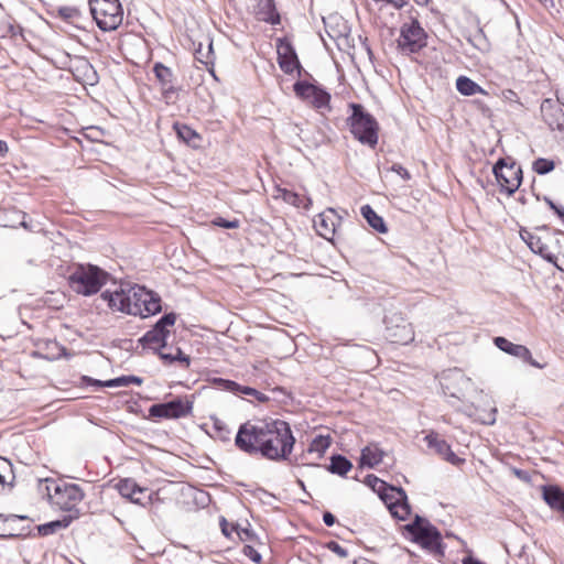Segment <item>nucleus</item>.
I'll return each mask as SVG.
<instances>
[{
  "instance_id": "1",
  "label": "nucleus",
  "mask_w": 564,
  "mask_h": 564,
  "mask_svg": "<svg viewBox=\"0 0 564 564\" xmlns=\"http://www.w3.org/2000/svg\"><path fill=\"white\" fill-rule=\"evenodd\" d=\"M295 444L290 424L283 420H248L240 424L236 447L250 456L281 462L289 458Z\"/></svg>"
},
{
  "instance_id": "2",
  "label": "nucleus",
  "mask_w": 564,
  "mask_h": 564,
  "mask_svg": "<svg viewBox=\"0 0 564 564\" xmlns=\"http://www.w3.org/2000/svg\"><path fill=\"white\" fill-rule=\"evenodd\" d=\"M101 299L115 312L147 318L161 312V297L141 285H133L127 290L120 286L118 290L101 293Z\"/></svg>"
},
{
  "instance_id": "3",
  "label": "nucleus",
  "mask_w": 564,
  "mask_h": 564,
  "mask_svg": "<svg viewBox=\"0 0 564 564\" xmlns=\"http://www.w3.org/2000/svg\"><path fill=\"white\" fill-rule=\"evenodd\" d=\"M37 490L47 498L51 506L67 511L69 514L76 513L77 519L79 518L77 506L85 498V492L78 485L66 482L63 479L44 478L39 479Z\"/></svg>"
},
{
  "instance_id": "4",
  "label": "nucleus",
  "mask_w": 564,
  "mask_h": 564,
  "mask_svg": "<svg viewBox=\"0 0 564 564\" xmlns=\"http://www.w3.org/2000/svg\"><path fill=\"white\" fill-rule=\"evenodd\" d=\"M109 273L94 264H75L68 275V284L77 294L90 296L107 283Z\"/></svg>"
},
{
  "instance_id": "5",
  "label": "nucleus",
  "mask_w": 564,
  "mask_h": 564,
  "mask_svg": "<svg viewBox=\"0 0 564 564\" xmlns=\"http://www.w3.org/2000/svg\"><path fill=\"white\" fill-rule=\"evenodd\" d=\"M350 116L347 118V126L355 139L370 148L378 143L379 124L376 118L369 113L360 104L350 102Z\"/></svg>"
},
{
  "instance_id": "6",
  "label": "nucleus",
  "mask_w": 564,
  "mask_h": 564,
  "mask_svg": "<svg viewBox=\"0 0 564 564\" xmlns=\"http://www.w3.org/2000/svg\"><path fill=\"white\" fill-rule=\"evenodd\" d=\"M405 530L414 543L433 554H444L442 534L427 519L416 514L414 520L406 524Z\"/></svg>"
},
{
  "instance_id": "7",
  "label": "nucleus",
  "mask_w": 564,
  "mask_h": 564,
  "mask_svg": "<svg viewBox=\"0 0 564 564\" xmlns=\"http://www.w3.org/2000/svg\"><path fill=\"white\" fill-rule=\"evenodd\" d=\"M97 26L105 32L115 31L122 23L123 10L119 0H88Z\"/></svg>"
},
{
  "instance_id": "8",
  "label": "nucleus",
  "mask_w": 564,
  "mask_h": 564,
  "mask_svg": "<svg viewBox=\"0 0 564 564\" xmlns=\"http://www.w3.org/2000/svg\"><path fill=\"white\" fill-rule=\"evenodd\" d=\"M296 98L311 106L321 115L332 111L330 94L322 86L311 84L307 80H297L293 85Z\"/></svg>"
},
{
  "instance_id": "9",
  "label": "nucleus",
  "mask_w": 564,
  "mask_h": 564,
  "mask_svg": "<svg viewBox=\"0 0 564 564\" xmlns=\"http://www.w3.org/2000/svg\"><path fill=\"white\" fill-rule=\"evenodd\" d=\"M492 173L496 177L500 192L513 195L522 182V169L510 158L499 159L494 167Z\"/></svg>"
},
{
  "instance_id": "10",
  "label": "nucleus",
  "mask_w": 564,
  "mask_h": 564,
  "mask_svg": "<svg viewBox=\"0 0 564 564\" xmlns=\"http://www.w3.org/2000/svg\"><path fill=\"white\" fill-rule=\"evenodd\" d=\"M194 402L187 397H177L171 401L155 403L149 408V419L176 420L186 417L193 412Z\"/></svg>"
},
{
  "instance_id": "11",
  "label": "nucleus",
  "mask_w": 564,
  "mask_h": 564,
  "mask_svg": "<svg viewBox=\"0 0 564 564\" xmlns=\"http://www.w3.org/2000/svg\"><path fill=\"white\" fill-rule=\"evenodd\" d=\"M426 33L417 20L404 23L400 29V35L397 40L398 48L404 54L420 52L426 46Z\"/></svg>"
},
{
  "instance_id": "12",
  "label": "nucleus",
  "mask_w": 564,
  "mask_h": 564,
  "mask_svg": "<svg viewBox=\"0 0 564 564\" xmlns=\"http://www.w3.org/2000/svg\"><path fill=\"white\" fill-rule=\"evenodd\" d=\"M379 497L394 518L399 520L408 519L411 513V507L403 488L388 485Z\"/></svg>"
},
{
  "instance_id": "13",
  "label": "nucleus",
  "mask_w": 564,
  "mask_h": 564,
  "mask_svg": "<svg viewBox=\"0 0 564 564\" xmlns=\"http://www.w3.org/2000/svg\"><path fill=\"white\" fill-rule=\"evenodd\" d=\"M387 337L395 344L406 345L414 340V330L411 323L406 322L400 314L386 315Z\"/></svg>"
},
{
  "instance_id": "14",
  "label": "nucleus",
  "mask_w": 564,
  "mask_h": 564,
  "mask_svg": "<svg viewBox=\"0 0 564 564\" xmlns=\"http://www.w3.org/2000/svg\"><path fill=\"white\" fill-rule=\"evenodd\" d=\"M22 521H29V518L26 516L0 513V539L9 540L30 535L31 525H22Z\"/></svg>"
},
{
  "instance_id": "15",
  "label": "nucleus",
  "mask_w": 564,
  "mask_h": 564,
  "mask_svg": "<svg viewBox=\"0 0 564 564\" xmlns=\"http://www.w3.org/2000/svg\"><path fill=\"white\" fill-rule=\"evenodd\" d=\"M278 64L285 74H292L297 70V75H302L303 67L297 58L296 52L292 43L283 37L276 40Z\"/></svg>"
},
{
  "instance_id": "16",
  "label": "nucleus",
  "mask_w": 564,
  "mask_h": 564,
  "mask_svg": "<svg viewBox=\"0 0 564 564\" xmlns=\"http://www.w3.org/2000/svg\"><path fill=\"white\" fill-rule=\"evenodd\" d=\"M495 345L502 351L513 357L521 359L522 361L535 367L538 369H543L546 367V364L536 361L530 351V349L523 345L513 344L505 337L498 336L494 338Z\"/></svg>"
},
{
  "instance_id": "17",
  "label": "nucleus",
  "mask_w": 564,
  "mask_h": 564,
  "mask_svg": "<svg viewBox=\"0 0 564 564\" xmlns=\"http://www.w3.org/2000/svg\"><path fill=\"white\" fill-rule=\"evenodd\" d=\"M424 441L429 448L433 449L444 460L451 463L454 466L462 465L465 459L458 457L453 451L451 445L442 438L436 432H430Z\"/></svg>"
},
{
  "instance_id": "18",
  "label": "nucleus",
  "mask_w": 564,
  "mask_h": 564,
  "mask_svg": "<svg viewBox=\"0 0 564 564\" xmlns=\"http://www.w3.org/2000/svg\"><path fill=\"white\" fill-rule=\"evenodd\" d=\"M340 221L341 218L337 215L336 210L327 208L316 216L314 227L321 237L332 240Z\"/></svg>"
},
{
  "instance_id": "19",
  "label": "nucleus",
  "mask_w": 564,
  "mask_h": 564,
  "mask_svg": "<svg viewBox=\"0 0 564 564\" xmlns=\"http://www.w3.org/2000/svg\"><path fill=\"white\" fill-rule=\"evenodd\" d=\"M541 113L551 130L564 132V111L557 101L551 98L544 99L541 104Z\"/></svg>"
},
{
  "instance_id": "20",
  "label": "nucleus",
  "mask_w": 564,
  "mask_h": 564,
  "mask_svg": "<svg viewBox=\"0 0 564 564\" xmlns=\"http://www.w3.org/2000/svg\"><path fill=\"white\" fill-rule=\"evenodd\" d=\"M252 14L258 21L278 25L281 23V15L274 0H252Z\"/></svg>"
},
{
  "instance_id": "21",
  "label": "nucleus",
  "mask_w": 564,
  "mask_h": 564,
  "mask_svg": "<svg viewBox=\"0 0 564 564\" xmlns=\"http://www.w3.org/2000/svg\"><path fill=\"white\" fill-rule=\"evenodd\" d=\"M153 72L161 85L162 94L165 98H169L171 94L176 93L174 87V74L171 68L158 62L153 66Z\"/></svg>"
},
{
  "instance_id": "22",
  "label": "nucleus",
  "mask_w": 564,
  "mask_h": 564,
  "mask_svg": "<svg viewBox=\"0 0 564 564\" xmlns=\"http://www.w3.org/2000/svg\"><path fill=\"white\" fill-rule=\"evenodd\" d=\"M166 335L163 330H161L155 325L152 329L148 330L140 339L139 343L144 348H153L155 351L160 348H164L166 346Z\"/></svg>"
},
{
  "instance_id": "23",
  "label": "nucleus",
  "mask_w": 564,
  "mask_h": 564,
  "mask_svg": "<svg viewBox=\"0 0 564 564\" xmlns=\"http://www.w3.org/2000/svg\"><path fill=\"white\" fill-rule=\"evenodd\" d=\"M384 453L377 444H370L361 449L360 467L373 468L383 459Z\"/></svg>"
},
{
  "instance_id": "24",
  "label": "nucleus",
  "mask_w": 564,
  "mask_h": 564,
  "mask_svg": "<svg viewBox=\"0 0 564 564\" xmlns=\"http://www.w3.org/2000/svg\"><path fill=\"white\" fill-rule=\"evenodd\" d=\"M543 499L553 509L564 512V490L557 486H545L543 488Z\"/></svg>"
},
{
  "instance_id": "25",
  "label": "nucleus",
  "mask_w": 564,
  "mask_h": 564,
  "mask_svg": "<svg viewBox=\"0 0 564 564\" xmlns=\"http://www.w3.org/2000/svg\"><path fill=\"white\" fill-rule=\"evenodd\" d=\"M177 137L187 145L198 148L202 137L189 126L185 123L175 122L173 126Z\"/></svg>"
},
{
  "instance_id": "26",
  "label": "nucleus",
  "mask_w": 564,
  "mask_h": 564,
  "mask_svg": "<svg viewBox=\"0 0 564 564\" xmlns=\"http://www.w3.org/2000/svg\"><path fill=\"white\" fill-rule=\"evenodd\" d=\"M75 519H77V514H68L65 516L61 520H54L37 527V532L42 536H46L57 532L58 530L66 529Z\"/></svg>"
},
{
  "instance_id": "27",
  "label": "nucleus",
  "mask_w": 564,
  "mask_h": 564,
  "mask_svg": "<svg viewBox=\"0 0 564 564\" xmlns=\"http://www.w3.org/2000/svg\"><path fill=\"white\" fill-rule=\"evenodd\" d=\"M362 217L367 220L368 225L380 234L388 231L386 223L381 216H379L370 205H364L360 208Z\"/></svg>"
},
{
  "instance_id": "28",
  "label": "nucleus",
  "mask_w": 564,
  "mask_h": 564,
  "mask_svg": "<svg viewBox=\"0 0 564 564\" xmlns=\"http://www.w3.org/2000/svg\"><path fill=\"white\" fill-rule=\"evenodd\" d=\"M352 468L351 462L340 454H335L330 457V463L326 469L335 475L345 476Z\"/></svg>"
},
{
  "instance_id": "29",
  "label": "nucleus",
  "mask_w": 564,
  "mask_h": 564,
  "mask_svg": "<svg viewBox=\"0 0 564 564\" xmlns=\"http://www.w3.org/2000/svg\"><path fill=\"white\" fill-rule=\"evenodd\" d=\"M275 191H276L275 197H281L285 203L293 205L295 207L303 206L304 208H308V205L311 204L310 198L301 197L297 193H294L290 189L282 188V187L278 186L275 188Z\"/></svg>"
},
{
  "instance_id": "30",
  "label": "nucleus",
  "mask_w": 564,
  "mask_h": 564,
  "mask_svg": "<svg viewBox=\"0 0 564 564\" xmlns=\"http://www.w3.org/2000/svg\"><path fill=\"white\" fill-rule=\"evenodd\" d=\"M456 89L464 96H473L478 93L486 94L476 82L466 76H459L456 79Z\"/></svg>"
},
{
  "instance_id": "31",
  "label": "nucleus",
  "mask_w": 564,
  "mask_h": 564,
  "mask_svg": "<svg viewBox=\"0 0 564 564\" xmlns=\"http://www.w3.org/2000/svg\"><path fill=\"white\" fill-rule=\"evenodd\" d=\"M529 248L536 254H540L543 259L551 263H555L556 256L550 250L549 246L542 240L540 236H535Z\"/></svg>"
},
{
  "instance_id": "32",
  "label": "nucleus",
  "mask_w": 564,
  "mask_h": 564,
  "mask_svg": "<svg viewBox=\"0 0 564 564\" xmlns=\"http://www.w3.org/2000/svg\"><path fill=\"white\" fill-rule=\"evenodd\" d=\"M14 481V474L10 460L0 457V484L2 486H12Z\"/></svg>"
},
{
  "instance_id": "33",
  "label": "nucleus",
  "mask_w": 564,
  "mask_h": 564,
  "mask_svg": "<svg viewBox=\"0 0 564 564\" xmlns=\"http://www.w3.org/2000/svg\"><path fill=\"white\" fill-rule=\"evenodd\" d=\"M330 445V437L324 435H317L313 438L308 446L310 453H318L322 456Z\"/></svg>"
},
{
  "instance_id": "34",
  "label": "nucleus",
  "mask_w": 564,
  "mask_h": 564,
  "mask_svg": "<svg viewBox=\"0 0 564 564\" xmlns=\"http://www.w3.org/2000/svg\"><path fill=\"white\" fill-rule=\"evenodd\" d=\"M137 486H138V484L135 482V480H133L131 478H124V479H120L116 487H117L119 494L123 498L130 500L131 497L134 496V490H135Z\"/></svg>"
},
{
  "instance_id": "35",
  "label": "nucleus",
  "mask_w": 564,
  "mask_h": 564,
  "mask_svg": "<svg viewBox=\"0 0 564 564\" xmlns=\"http://www.w3.org/2000/svg\"><path fill=\"white\" fill-rule=\"evenodd\" d=\"M210 383L221 391H227V392H230L236 395H237V391L239 389L238 382H236L234 380H229V379L218 378V377L212 378Z\"/></svg>"
},
{
  "instance_id": "36",
  "label": "nucleus",
  "mask_w": 564,
  "mask_h": 564,
  "mask_svg": "<svg viewBox=\"0 0 564 564\" xmlns=\"http://www.w3.org/2000/svg\"><path fill=\"white\" fill-rule=\"evenodd\" d=\"M554 167V161L544 158L536 159L532 164V170L539 175H545L552 172Z\"/></svg>"
},
{
  "instance_id": "37",
  "label": "nucleus",
  "mask_w": 564,
  "mask_h": 564,
  "mask_svg": "<svg viewBox=\"0 0 564 564\" xmlns=\"http://www.w3.org/2000/svg\"><path fill=\"white\" fill-rule=\"evenodd\" d=\"M57 15L62 20H64L66 22H70V21L76 20V19H78L80 17V11L76 7L64 6V7H58L57 8Z\"/></svg>"
},
{
  "instance_id": "38",
  "label": "nucleus",
  "mask_w": 564,
  "mask_h": 564,
  "mask_svg": "<svg viewBox=\"0 0 564 564\" xmlns=\"http://www.w3.org/2000/svg\"><path fill=\"white\" fill-rule=\"evenodd\" d=\"M151 500V496L148 491L147 488H143V487H140L139 485L137 486L135 490H134V496L131 497L130 501L135 503V505H140V506H145L147 503H149Z\"/></svg>"
},
{
  "instance_id": "39",
  "label": "nucleus",
  "mask_w": 564,
  "mask_h": 564,
  "mask_svg": "<svg viewBox=\"0 0 564 564\" xmlns=\"http://www.w3.org/2000/svg\"><path fill=\"white\" fill-rule=\"evenodd\" d=\"M366 484L372 488L379 496L388 487V484L375 475H368L366 477Z\"/></svg>"
},
{
  "instance_id": "40",
  "label": "nucleus",
  "mask_w": 564,
  "mask_h": 564,
  "mask_svg": "<svg viewBox=\"0 0 564 564\" xmlns=\"http://www.w3.org/2000/svg\"><path fill=\"white\" fill-rule=\"evenodd\" d=\"M175 321L176 315L174 313H166L155 323V326L163 330L166 335H170L167 327L173 326Z\"/></svg>"
},
{
  "instance_id": "41",
  "label": "nucleus",
  "mask_w": 564,
  "mask_h": 564,
  "mask_svg": "<svg viewBox=\"0 0 564 564\" xmlns=\"http://www.w3.org/2000/svg\"><path fill=\"white\" fill-rule=\"evenodd\" d=\"M496 413H497V409L494 408L488 413H484V414L470 413L469 415L474 416L475 420L481 422L482 424L491 425L496 422Z\"/></svg>"
},
{
  "instance_id": "42",
  "label": "nucleus",
  "mask_w": 564,
  "mask_h": 564,
  "mask_svg": "<svg viewBox=\"0 0 564 564\" xmlns=\"http://www.w3.org/2000/svg\"><path fill=\"white\" fill-rule=\"evenodd\" d=\"M213 224L217 227L226 228V229H235L240 226V221L238 219L227 220L223 217H217L213 220Z\"/></svg>"
},
{
  "instance_id": "43",
  "label": "nucleus",
  "mask_w": 564,
  "mask_h": 564,
  "mask_svg": "<svg viewBox=\"0 0 564 564\" xmlns=\"http://www.w3.org/2000/svg\"><path fill=\"white\" fill-rule=\"evenodd\" d=\"M242 553L245 556L249 557L252 562L259 564L262 560L261 554L251 545L246 544L242 547Z\"/></svg>"
},
{
  "instance_id": "44",
  "label": "nucleus",
  "mask_w": 564,
  "mask_h": 564,
  "mask_svg": "<svg viewBox=\"0 0 564 564\" xmlns=\"http://www.w3.org/2000/svg\"><path fill=\"white\" fill-rule=\"evenodd\" d=\"M107 388L128 387L129 376H120L113 379L106 380Z\"/></svg>"
},
{
  "instance_id": "45",
  "label": "nucleus",
  "mask_w": 564,
  "mask_h": 564,
  "mask_svg": "<svg viewBox=\"0 0 564 564\" xmlns=\"http://www.w3.org/2000/svg\"><path fill=\"white\" fill-rule=\"evenodd\" d=\"M327 549L329 551H332L333 553L337 554L339 557H347L348 556V551L343 547L339 543L335 542V541H329L327 544H326Z\"/></svg>"
},
{
  "instance_id": "46",
  "label": "nucleus",
  "mask_w": 564,
  "mask_h": 564,
  "mask_svg": "<svg viewBox=\"0 0 564 564\" xmlns=\"http://www.w3.org/2000/svg\"><path fill=\"white\" fill-rule=\"evenodd\" d=\"M545 203L550 206L551 209L560 218L561 224L564 226V208L562 206L556 205L551 198L544 197Z\"/></svg>"
},
{
  "instance_id": "47",
  "label": "nucleus",
  "mask_w": 564,
  "mask_h": 564,
  "mask_svg": "<svg viewBox=\"0 0 564 564\" xmlns=\"http://www.w3.org/2000/svg\"><path fill=\"white\" fill-rule=\"evenodd\" d=\"M80 382H82V384L93 386V387H95L97 389L107 387L106 381L94 379V378H90L88 376H83L80 378Z\"/></svg>"
},
{
  "instance_id": "48",
  "label": "nucleus",
  "mask_w": 564,
  "mask_h": 564,
  "mask_svg": "<svg viewBox=\"0 0 564 564\" xmlns=\"http://www.w3.org/2000/svg\"><path fill=\"white\" fill-rule=\"evenodd\" d=\"M232 530H235L239 536L240 540H251L252 539V532L249 529H240L238 525H232Z\"/></svg>"
},
{
  "instance_id": "49",
  "label": "nucleus",
  "mask_w": 564,
  "mask_h": 564,
  "mask_svg": "<svg viewBox=\"0 0 564 564\" xmlns=\"http://www.w3.org/2000/svg\"><path fill=\"white\" fill-rule=\"evenodd\" d=\"M174 357H176V361H180L184 365L185 368H187L191 364V358L189 356L183 354V351L181 350V348H176L175 349V354H174Z\"/></svg>"
},
{
  "instance_id": "50",
  "label": "nucleus",
  "mask_w": 564,
  "mask_h": 564,
  "mask_svg": "<svg viewBox=\"0 0 564 564\" xmlns=\"http://www.w3.org/2000/svg\"><path fill=\"white\" fill-rule=\"evenodd\" d=\"M392 171L400 175L403 180L408 181L411 178L409 171L401 164H393Z\"/></svg>"
},
{
  "instance_id": "51",
  "label": "nucleus",
  "mask_w": 564,
  "mask_h": 564,
  "mask_svg": "<svg viewBox=\"0 0 564 564\" xmlns=\"http://www.w3.org/2000/svg\"><path fill=\"white\" fill-rule=\"evenodd\" d=\"M535 234L527 230V229H521L520 230V237L521 239L528 245V247L532 243V241L534 240L535 238Z\"/></svg>"
},
{
  "instance_id": "52",
  "label": "nucleus",
  "mask_w": 564,
  "mask_h": 564,
  "mask_svg": "<svg viewBox=\"0 0 564 564\" xmlns=\"http://www.w3.org/2000/svg\"><path fill=\"white\" fill-rule=\"evenodd\" d=\"M375 2H386L391 4L393 8L400 10L408 4V0H373Z\"/></svg>"
},
{
  "instance_id": "53",
  "label": "nucleus",
  "mask_w": 564,
  "mask_h": 564,
  "mask_svg": "<svg viewBox=\"0 0 564 564\" xmlns=\"http://www.w3.org/2000/svg\"><path fill=\"white\" fill-rule=\"evenodd\" d=\"M257 393H258V390H256L254 388L241 386V384H239V389L237 391V395L243 394V395L253 397V394H257Z\"/></svg>"
},
{
  "instance_id": "54",
  "label": "nucleus",
  "mask_w": 564,
  "mask_h": 564,
  "mask_svg": "<svg viewBox=\"0 0 564 564\" xmlns=\"http://www.w3.org/2000/svg\"><path fill=\"white\" fill-rule=\"evenodd\" d=\"M156 351H158V354H159L160 358H161L162 360H164L165 362L172 364V362L176 361V357H174V354H171V352H164V351L162 350V348L158 349Z\"/></svg>"
},
{
  "instance_id": "55",
  "label": "nucleus",
  "mask_w": 564,
  "mask_h": 564,
  "mask_svg": "<svg viewBox=\"0 0 564 564\" xmlns=\"http://www.w3.org/2000/svg\"><path fill=\"white\" fill-rule=\"evenodd\" d=\"M323 521L327 527H332L335 524L336 518L332 512L325 511L323 514Z\"/></svg>"
},
{
  "instance_id": "56",
  "label": "nucleus",
  "mask_w": 564,
  "mask_h": 564,
  "mask_svg": "<svg viewBox=\"0 0 564 564\" xmlns=\"http://www.w3.org/2000/svg\"><path fill=\"white\" fill-rule=\"evenodd\" d=\"M513 474L521 480H530V474L527 470L513 468Z\"/></svg>"
},
{
  "instance_id": "57",
  "label": "nucleus",
  "mask_w": 564,
  "mask_h": 564,
  "mask_svg": "<svg viewBox=\"0 0 564 564\" xmlns=\"http://www.w3.org/2000/svg\"><path fill=\"white\" fill-rule=\"evenodd\" d=\"M13 214L21 219V221L19 223L20 226H22L24 229H28V230H31L29 224L25 221V217H26V214L23 213V212H19V210H13Z\"/></svg>"
},
{
  "instance_id": "58",
  "label": "nucleus",
  "mask_w": 564,
  "mask_h": 564,
  "mask_svg": "<svg viewBox=\"0 0 564 564\" xmlns=\"http://www.w3.org/2000/svg\"><path fill=\"white\" fill-rule=\"evenodd\" d=\"M220 527H221V531H223V533H224L226 536H228V538H229V536H230V534H231V531H234V530L231 529V530L229 531L228 523H227V521H226V519H225V518H223V519H221V521H220Z\"/></svg>"
},
{
  "instance_id": "59",
  "label": "nucleus",
  "mask_w": 564,
  "mask_h": 564,
  "mask_svg": "<svg viewBox=\"0 0 564 564\" xmlns=\"http://www.w3.org/2000/svg\"><path fill=\"white\" fill-rule=\"evenodd\" d=\"M253 398L259 402V403H264V402H268L270 399L268 395H265L264 393L258 391L257 394H253Z\"/></svg>"
},
{
  "instance_id": "60",
  "label": "nucleus",
  "mask_w": 564,
  "mask_h": 564,
  "mask_svg": "<svg viewBox=\"0 0 564 564\" xmlns=\"http://www.w3.org/2000/svg\"><path fill=\"white\" fill-rule=\"evenodd\" d=\"M143 382V379L138 376L130 375L129 376V384H138L141 386Z\"/></svg>"
},
{
  "instance_id": "61",
  "label": "nucleus",
  "mask_w": 564,
  "mask_h": 564,
  "mask_svg": "<svg viewBox=\"0 0 564 564\" xmlns=\"http://www.w3.org/2000/svg\"><path fill=\"white\" fill-rule=\"evenodd\" d=\"M463 564H485V563L480 562L479 560H477L473 556H467L463 560Z\"/></svg>"
},
{
  "instance_id": "62",
  "label": "nucleus",
  "mask_w": 564,
  "mask_h": 564,
  "mask_svg": "<svg viewBox=\"0 0 564 564\" xmlns=\"http://www.w3.org/2000/svg\"><path fill=\"white\" fill-rule=\"evenodd\" d=\"M8 152V144L6 141L0 140V156H4Z\"/></svg>"
},
{
  "instance_id": "63",
  "label": "nucleus",
  "mask_w": 564,
  "mask_h": 564,
  "mask_svg": "<svg viewBox=\"0 0 564 564\" xmlns=\"http://www.w3.org/2000/svg\"><path fill=\"white\" fill-rule=\"evenodd\" d=\"M484 37L482 30H478L477 33L474 35L475 41H480Z\"/></svg>"
},
{
  "instance_id": "64",
  "label": "nucleus",
  "mask_w": 564,
  "mask_h": 564,
  "mask_svg": "<svg viewBox=\"0 0 564 564\" xmlns=\"http://www.w3.org/2000/svg\"><path fill=\"white\" fill-rule=\"evenodd\" d=\"M417 6L425 7L429 4L430 0H413Z\"/></svg>"
}]
</instances>
